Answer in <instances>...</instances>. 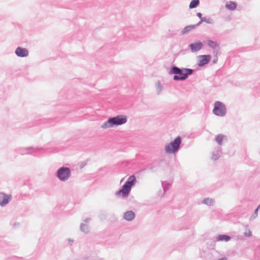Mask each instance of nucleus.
Wrapping results in <instances>:
<instances>
[{"instance_id": "nucleus-37", "label": "nucleus", "mask_w": 260, "mask_h": 260, "mask_svg": "<svg viewBox=\"0 0 260 260\" xmlns=\"http://www.w3.org/2000/svg\"><path fill=\"white\" fill-rule=\"evenodd\" d=\"M90 219H91L90 218H87L84 220V221L87 223L90 220Z\"/></svg>"}, {"instance_id": "nucleus-14", "label": "nucleus", "mask_w": 260, "mask_h": 260, "mask_svg": "<svg viewBox=\"0 0 260 260\" xmlns=\"http://www.w3.org/2000/svg\"><path fill=\"white\" fill-rule=\"evenodd\" d=\"M159 166V164L157 161H154L148 164L146 166V169H149L153 172H154L157 170V168H158Z\"/></svg>"}, {"instance_id": "nucleus-10", "label": "nucleus", "mask_w": 260, "mask_h": 260, "mask_svg": "<svg viewBox=\"0 0 260 260\" xmlns=\"http://www.w3.org/2000/svg\"><path fill=\"white\" fill-rule=\"evenodd\" d=\"M11 198V195H7L3 192H0V206L4 207L9 202Z\"/></svg>"}, {"instance_id": "nucleus-7", "label": "nucleus", "mask_w": 260, "mask_h": 260, "mask_svg": "<svg viewBox=\"0 0 260 260\" xmlns=\"http://www.w3.org/2000/svg\"><path fill=\"white\" fill-rule=\"evenodd\" d=\"M131 188L128 185L124 183L121 188L116 192V194L117 196L121 195L123 198H126L129 194Z\"/></svg>"}, {"instance_id": "nucleus-32", "label": "nucleus", "mask_w": 260, "mask_h": 260, "mask_svg": "<svg viewBox=\"0 0 260 260\" xmlns=\"http://www.w3.org/2000/svg\"><path fill=\"white\" fill-rule=\"evenodd\" d=\"M197 16L201 20V18H203L204 17H202V14L201 13L198 12L197 14Z\"/></svg>"}, {"instance_id": "nucleus-40", "label": "nucleus", "mask_w": 260, "mask_h": 260, "mask_svg": "<svg viewBox=\"0 0 260 260\" xmlns=\"http://www.w3.org/2000/svg\"><path fill=\"white\" fill-rule=\"evenodd\" d=\"M52 119L48 120V121H49L48 123H50L51 122V121H52Z\"/></svg>"}, {"instance_id": "nucleus-2", "label": "nucleus", "mask_w": 260, "mask_h": 260, "mask_svg": "<svg viewBox=\"0 0 260 260\" xmlns=\"http://www.w3.org/2000/svg\"><path fill=\"white\" fill-rule=\"evenodd\" d=\"M127 121V117L123 115H118L114 117H110L104 122L102 125L103 128L113 127L125 123Z\"/></svg>"}, {"instance_id": "nucleus-20", "label": "nucleus", "mask_w": 260, "mask_h": 260, "mask_svg": "<svg viewBox=\"0 0 260 260\" xmlns=\"http://www.w3.org/2000/svg\"><path fill=\"white\" fill-rule=\"evenodd\" d=\"M214 201L213 199L209 198H205L202 201L203 204H204L208 206H213L214 205Z\"/></svg>"}, {"instance_id": "nucleus-3", "label": "nucleus", "mask_w": 260, "mask_h": 260, "mask_svg": "<svg viewBox=\"0 0 260 260\" xmlns=\"http://www.w3.org/2000/svg\"><path fill=\"white\" fill-rule=\"evenodd\" d=\"M182 138L177 136L174 140L165 145V151L168 154H175L181 148Z\"/></svg>"}, {"instance_id": "nucleus-35", "label": "nucleus", "mask_w": 260, "mask_h": 260, "mask_svg": "<svg viewBox=\"0 0 260 260\" xmlns=\"http://www.w3.org/2000/svg\"><path fill=\"white\" fill-rule=\"evenodd\" d=\"M217 260H228V258L226 257H222L221 258H218Z\"/></svg>"}, {"instance_id": "nucleus-9", "label": "nucleus", "mask_w": 260, "mask_h": 260, "mask_svg": "<svg viewBox=\"0 0 260 260\" xmlns=\"http://www.w3.org/2000/svg\"><path fill=\"white\" fill-rule=\"evenodd\" d=\"M199 57L200 58V59L198 64L199 67H202L210 62L211 56L210 55H202L199 56Z\"/></svg>"}, {"instance_id": "nucleus-30", "label": "nucleus", "mask_w": 260, "mask_h": 260, "mask_svg": "<svg viewBox=\"0 0 260 260\" xmlns=\"http://www.w3.org/2000/svg\"><path fill=\"white\" fill-rule=\"evenodd\" d=\"M244 236H246V237H250V236H251V235H252V233H251V232L250 231V230H248V232H245V233H244Z\"/></svg>"}, {"instance_id": "nucleus-23", "label": "nucleus", "mask_w": 260, "mask_h": 260, "mask_svg": "<svg viewBox=\"0 0 260 260\" xmlns=\"http://www.w3.org/2000/svg\"><path fill=\"white\" fill-rule=\"evenodd\" d=\"M224 137V136L222 135H218L215 137V141L216 142L219 144L221 145L222 143V142L223 141V138Z\"/></svg>"}, {"instance_id": "nucleus-21", "label": "nucleus", "mask_w": 260, "mask_h": 260, "mask_svg": "<svg viewBox=\"0 0 260 260\" xmlns=\"http://www.w3.org/2000/svg\"><path fill=\"white\" fill-rule=\"evenodd\" d=\"M200 4L199 0H192L189 4V9H193L197 8Z\"/></svg>"}, {"instance_id": "nucleus-25", "label": "nucleus", "mask_w": 260, "mask_h": 260, "mask_svg": "<svg viewBox=\"0 0 260 260\" xmlns=\"http://www.w3.org/2000/svg\"><path fill=\"white\" fill-rule=\"evenodd\" d=\"M219 152H213L212 153V159L214 160H216L219 158Z\"/></svg>"}, {"instance_id": "nucleus-22", "label": "nucleus", "mask_w": 260, "mask_h": 260, "mask_svg": "<svg viewBox=\"0 0 260 260\" xmlns=\"http://www.w3.org/2000/svg\"><path fill=\"white\" fill-rule=\"evenodd\" d=\"M80 228L81 231L85 233H87L89 232V227L86 224L82 223L80 225Z\"/></svg>"}, {"instance_id": "nucleus-19", "label": "nucleus", "mask_w": 260, "mask_h": 260, "mask_svg": "<svg viewBox=\"0 0 260 260\" xmlns=\"http://www.w3.org/2000/svg\"><path fill=\"white\" fill-rule=\"evenodd\" d=\"M195 28H196V25H187L183 28V29L181 31V33H182V34L184 35L185 34L188 33L191 29H194Z\"/></svg>"}, {"instance_id": "nucleus-29", "label": "nucleus", "mask_w": 260, "mask_h": 260, "mask_svg": "<svg viewBox=\"0 0 260 260\" xmlns=\"http://www.w3.org/2000/svg\"><path fill=\"white\" fill-rule=\"evenodd\" d=\"M87 160L81 162L80 167L81 169L83 168L84 166L87 165Z\"/></svg>"}, {"instance_id": "nucleus-38", "label": "nucleus", "mask_w": 260, "mask_h": 260, "mask_svg": "<svg viewBox=\"0 0 260 260\" xmlns=\"http://www.w3.org/2000/svg\"><path fill=\"white\" fill-rule=\"evenodd\" d=\"M19 225V223L18 222H15L14 223V226H16V225Z\"/></svg>"}, {"instance_id": "nucleus-1", "label": "nucleus", "mask_w": 260, "mask_h": 260, "mask_svg": "<svg viewBox=\"0 0 260 260\" xmlns=\"http://www.w3.org/2000/svg\"><path fill=\"white\" fill-rule=\"evenodd\" d=\"M194 72V70L191 69L179 68L176 66H173L171 67L169 73L170 75H174L173 80L175 81H184Z\"/></svg>"}, {"instance_id": "nucleus-4", "label": "nucleus", "mask_w": 260, "mask_h": 260, "mask_svg": "<svg viewBox=\"0 0 260 260\" xmlns=\"http://www.w3.org/2000/svg\"><path fill=\"white\" fill-rule=\"evenodd\" d=\"M71 169L69 167H61L56 172V176L62 182L67 181L71 176Z\"/></svg>"}, {"instance_id": "nucleus-24", "label": "nucleus", "mask_w": 260, "mask_h": 260, "mask_svg": "<svg viewBox=\"0 0 260 260\" xmlns=\"http://www.w3.org/2000/svg\"><path fill=\"white\" fill-rule=\"evenodd\" d=\"M201 21L205 22L208 24L213 23V19L211 18H206L204 17L203 18H201Z\"/></svg>"}, {"instance_id": "nucleus-28", "label": "nucleus", "mask_w": 260, "mask_h": 260, "mask_svg": "<svg viewBox=\"0 0 260 260\" xmlns=\"http://www.w3.org/2000/svg\"><path fill=\"white\" fill-rule=\"evenodd\" d=\"M128 29H126L124 31V35L125 36L127 37V38H131V36H133V34L131 32V31L128 33Z\"/></svg>"}, {"instance_id": "nucleus-11", "label": "nucleus", "mask_w": 260, "mask_h": 260, "mask_svg": "<svg viewBox=\"0 0 260 260\" xmlns=\"http://www.w3.org/2000/svg\"><path fill=\"white\" fill-rule=\"evenodd\" d=\"M203 46V43L201 41H198L189 45V47L192 52H196L201 50Z\"/></svg>"}, {"instance_id": "nucleus-15", "label": "nucleus", "mask_w": 260, "mask_h": 260, "mask_svg": "<svg viewBox=\"0 0 260 260\" xmlns=\"http://www.w3.org/2000/svg\"><path fill=\"white\" fill-rule=\"evenodd\" d=\"M136 181L137 180L135 176L134 175H132L128 178L127 180L125 183L132 188V186L135 185Z\"/></svg>"}, {"instance_id": "nucleus-16", "label": "nucleus", "mask_w": 260, "mask_h": 260, "mask_svg": "<svg viewBox=\"0 0 260 260\" xmlns=\"http://www.w3.org/2000/svg\"><path fill=\"white\" fill-rule=\"evenodd\" d=\"M207 44L208 45V46H209L213 49H215L217 48V51H218L220 49L219 45L217 44V43L212 40H208L207 41Z\"/></svg>"}, {"instance_id": "nucleus-12", "label": "nucleus", "mask_w": 260, "mask_h": 260, "mask_svg": "<svg viewBox=\"0 0 260 260\" xmlns=\"http://www.w3.org/2000/svg\"><path fill=\"white\" fill-rule=\"evenodd\" d=\"M123 217L125 220L131 221L134 219L135 214L133 211H127L124 213Z\"/></svg>"}, {"instance_id": "nucleus-33", "label": "nucleus", "mask_w": 260, "mask_h": 260, "mask_svg": "<svg viewBox=\"0 0 260 260\" xmlns=\"http://www.w3.org/2000/svg\"><path fill=\"white\" fill-rule=\"evenodd\" d=\"M68 241L69 242V244L70 245H72V244H73V243L74 242V241L71 240V239H68Z\"/></svg>"}, {"instance_id": "nucleus-18", "label": "nucleus", "mask_w": 260, "mask_h": 260, "mask_svg": "<svg viewBox=\"0 0 260 260\" xmlns=\"http://www.w3.org/2000/svg\"><path fill=\"white\" fill-rule=\"evenodd\" d=\"M161 185L163 188V195L165 194L171 186V184L167 181H161Z\"/></svg>"}, {"instance_id": "nucleus-5", "label": "nucleus", "mask_w": 260, "mask_h": 260, "mask_svg": "<svg viewBox=\"0 0 260 260\" xmlns=\"http://www.w3.org/2000/svg\"><path fill=\"white\" fill-rule=\"evenodd\" d=\"M44 151V149L40 147H28L26 148H22L20 150V153L22 155L31 154L35 156H40L42 152Z\"/></svg>"}, {"instance_id": "nucleus-6", "label": "nucleus", "mask_w": 260, "mask_h": 260, "mask_svg": "<svg viewBox=\"0 0 260 260\" xmlns=\"http://www.w3.org/2000/svg\"><path fill=\"white\" fill-rule=\"evenodd\" d=\"M213 113L218 116H224L226 113V109L225 105L221 102L216 101L214 103Z\"/></svg>"}, {"instance_id": "nucleus-13", "label": "nucleus", "mask_w": 260, "mask_h": 260, "mask_svg": "<svg viewBox=\"0 0 260 260\" xmlns=\"http://www.w3.org/2000/svg\"><path fill=\"white\" fill-rule=\"evenodd\" d=\"M231 239V237L227 235H219L215 237L213 240L214 241H225L228 242Z\"/></svg>"}, {"instance_id": "nucleus-34", "label": "nucleus", "mask_w": 260, "mask_h": 260, "mask_svg": "<svg viewBox=\"0 0 260 260\" xmlns=\"http://www.w3.org/2000/svg\"><path fill=\"white\" fill-rule=\"evenodd\" d=\"M217 59H218V58H217V57L216 56V57H215L214 58V59L213 60V61H212L213 63H216L217 62Z\"/></svg>"}, {"instance_id": "nucleus-39", "label": "nucleus", "mask_w": 260, "mask_h": 260, "mask_svg": "<svg viewBox=\"0 0 260 260\" xmlns=\"http://www.w3.org/2000/svg\"><path fill=\"white\" fill-rule=\"evenodd\" d=\"M258 209H260V204L258 206V207H257Z\"/></svg>"}, {"instance_id": "nucleus-26", "label": "nucleus", "mask_w": 260, "mask_h": 260, "mask_svg": "<svg viewBox=\"0 0 260 260\" xmlns=\"http://www.w3.org/2000/svg\"><path fill=\"white\" fill-rule=\"evenodd\" d=\"M156 90H157V93L158 94H159L160 93V92H161V91L162 90V86L160 84V83H159V82H158V83H157Z\"/></svg>"}, {"instance_id": "nucleus-31", "label": "nucleus", "mask_w": 260, "mask_h": 260, "mask_svg": "<svg viewBox=\"0 0 260 260\" xmlns=\"http://www.w3.org/2000/svg\"><path fill=\"white\" fill-rule=\"evenodd\" d=\"M85 260H102V258H99L98 257L94 258H92V257L91 258L87 257L85 258Z\"/></svg>"}, {"instance_id": "nucleus-17", "label": "nucleus", "mask_w": 260, "mask_h": 260, "mask_svg": "<svg viewBox=\"0 0 260 260\" xmlns=\"http://www.w3.org/2000/svg\"><path fill=\"white\" fill-rule=\"evenodd\" d=\"M225 7L230 10H234L237 7V3L234 2L230 1L229 3H226Z\"/></svg>"}, {"instance_id": "nucleus-8", "label": "nucleus", "mask_w": 260, "mask_h": 260, "mask_svg": "<svg viewBox=\"0 0 260 260\" xmlns=\"http://www.w3.org/2000/svg\"><path fill=\"white\" fill-rule=\"evenodd\" d=\"M15 54L19 57H25L28 55V51L26 48L18 47L15 51Z\"/></svg>"}, {"instance_id": "nucleus-36", "label": "nucleus", "mask_w": 260, "mask_h": 260, "mask_svg": "<svg viewBox=\"0 0 260 260\" xmlns=\"http://www.w3.org/2000/svg\"><path fill=\"white\" fill-rule=\"evenodd\" d=\"M202 22H203V21H201V20H200V21H199L197 24H196L195 25H196V27L197 26H199V25L202 23Z\"/></svg>"}, {"instance_id": "nucleus-27", "label": "nucleus", "mask_w": 260, "mask_h": 260, "mask_svg": "<svg viewBox=\"0 0 260 260\" xmlns=\"http://www.w3.org/2000/svg\"><path fill=\"white\" fill-rule=\"evenodd\" d=\"M258 210L259 209L257 208H256L255 209V210L254 211L253 214L252 215V216L251 217V218H253L254 219V218H255L257 216Z\"/></svg>"}]
</instances>
